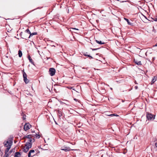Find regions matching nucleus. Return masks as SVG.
I'll list each match as a JSON object with an SVG mask.
<instances>
[{"label": "nucleus", "mask_w": 157, "mask_h": 157, "mask_svg": "<svg viewBox=\"0 0 157 157\" xmlns=\"http://www.w3.org/2000/svg\"><path fill=\"white\" fill-rule=\"evenodd\" d=\"M12 143V141L11 140H9L6 141H5L4 144L5 146L7 147L6 148H7L9 147H10V148Z\"/></svg>", "instance_id": "nucleus-1"}, {"label": "nucleus", "mask_w": 157, "mask_h": 157, "mask_svg": "<svg viewBox=\"0 0 157 157\" xmlns=\"http://www.w3.org/2000/svg\"><path fill=\"white\" fill-rule=\"evenodd\" d=\"M20 35L22 38L23 39H26L27 38H29V35L28 33L25 32H21Z\"/></svg>", "instance_id": "nucleus-2"}, {"label": "nucleus", "mask_w": 157, "mask_h": 157, "mask_svg": "<svg viewBox=\"0 0 157 157\" xmlns=\"http://www.w3.org/2000/svg\"><path fill=\"white\" fill-rule=\"evenodd\" d=\"M147 118L148 120H153L155 119V116L151 114L147 113Z\"/></svg>", "instance_id": "nucleus-3"}, {"label": "nucleus", "mask_w": 157, "mask_h": 157, "mask_svg": "<svg viewBox=\"0 0 157 157\" xmlns=\"http://www.w3.org/2000/svg\"><path fill=\"white\" fill-rule=\"evenodd\" d=\"M31 127V125L29 123H26L24 127V129L25 131L29 129Z\"/></svg>", "instance_id": "nucleus-4"}, {"label": "nucleus", "mask_w": 157, "mask_h": 157, "mask_svg": "<svg viewBox=\"0 0 157 157\" xmlns=\"http://www.w3.org/2000/svg\"><path fill=\"white\" fill-rule=\"evenodd\" d=\"M49 71L50 75L51 76H52L55 74L56 70L54 68H50L49 69Z\"/></svg>", "instance_id": "nucleus-5"}, {"label": "nucleus", "mask_w": 157, "mask_h": 157, "mask_svg": "<svg viewBox=\"0 0 157 157\" xmlns=\"http://www.w3.org/2000/svg\"><path fill=\"white\" fill-rule=\"evenodd\" d=\"M61 150L64 151H67L70 150H73V149H71L70 147L63 146L62 147Z\"/></svg>", "instance_id": "nucleus-6"}, {"label": "nucleus", "mask_w": 157, "mask_h": 157, "mask_svg": "<svg viewBox=\"0 0 157 157\" xmlns=\"http://www.w3.org/2000/svg\"><path fill=\"white\" fill-rule=\"evenodd\" d=\"M35 152V151L34 150H30L29 151V152L28 156V157H31V155H32V157L34 155V153Z\"/></svg>", "instance_id": "nucleus-7"}, {"label": "nucleus", "mask_w": 157, "mask_h": 157, "mask_svg": "<svg viewBox=\"0 0 157 157\" xmlns=\"http://www.w3.org/2000/svg\"><path fill=\"white\" fill-rule=\"evenodd\" d=\"M10 149V147H9L7 148L6 150L5 151V154L3 156V157H8L9 155L7 153L8 152L9 149Z\"/></svg>", "instance_id": "nucleus-8"}, {"label": "nucleus", "mask_w": 157, "mask_h": 157, "mask_svg": "<svg viewBox=\"0 0 157 157\" xmlns=\"http://www.w3.org/2000/svg\"><path fill=\"white\" fill-rule=\"evenodd\" d=\"M31 135H28L25 136V138H26L27 139H28L29 140H28L29 141H30V142H33V140L30 139V138H31Z\"/></svg>", "instance_id": "nucleus-9"}, {"label": "nucleus", "mask_w": 157, "mask_h": 157, "mask_svg": "<svg viewBox=\"0 0 157 157\" xmlns=\"http://www.w3.org/2000/svg\"><path fill=\"white\" fill-rule=\"evenodd\" d=\"M25 146H26L28 148H30L32 147V144L31 142H27L25 145Z\"/></svg>", "instance_id": "nucleus-10"}, {"label": "nucleus", "mask_w": 157, "mask_h": 157, "mask_svg": "<svg viewBox=\"0 0 157 157\" xmlns=\"http://www.w3.org/2000/svg\"><path fill=\"white\" fill-rule=\"evenodd\" d=\"M157 78V77L156 76H155L152 79L151 82V85H152V84H153L154 83V82L156 81V80Z\"/></svg>", "instance_id": "nucleus-11"}, {"label": "nucleus", "mask_w": 157, "mask_h": 157, "mask_svg": "<svg viewBox=\"0 0 157 157\" xmlns=\"http://www.w3.org/2000/svg\"><path fill=\"white\" fill-rule=\"evenodd\" d=\"M71 29L73 30L72 32L76 33H78L79 32V30L78 29L75 28H71Z\"/></svg>", "instance_id": "nucleus-12"}, {"label": "nucleus", "mask_w": 157, "mask_h": 157, "mask_svg": "<svg viewBox=\"0 0 157 157\" xmlns=\"http://www.w3.org/2000/svg\"><path fill=\"white\" fill-rule=\"evenodd\" d=\"M29 148H28V147L25 146L24 147L23 150L24 152H26L29 151Z\"/></svg>", "instance_id": "nucleus-13"}, {"label": "nucleus", "mask_w": 157, "mask_h": 157, "mask_svg": "<svg viewBox=\"0 0 157 157\" xmlns=\"http://www.w3.org/2000/svg\"><path fill=\"white\" fill-rule=\"evenodd\" d=\"M21 156V154L19 152H17L15 153L14 157H20Z\"/></svg>", "instance_id": "nucleus-14"}, {"label": "nucleus", "mask_w": 157, "mask_h": 157, "mask_svg": "<svg viewBox=\"0 0 157 157\" xmlns=\"http://www.w3.org/2000/svg\"><path fill=\"white\" fill-rule=\"evenodd\" d=\"M134 61H135V63L138 65H141V62L140 61H137L136 60H135Z\"/></svg>", "instance_id": "nucleus-15"}, {"label": "nucleus", "mask_w": 157, "mask_h": 157, "mask_svg": "<svg viewBox=\"0 0 157 157\" xmlns=\"http://www.w3.org/2000/svg\"><path fill=\"white\" fill-rule=\"evenodd\" d=\"M28 58L29 59V60L30 61V62L33 64L34 65V62H33V60L31 58V57H30V56H28Z\"/></svg>", "instance_id": "nucleus-16"}, {"label": "nucleus", "mask_w": 157, "mask_h": 157, "mask_svg": "<svg viewBox=\"0 0 157 157\" xmlns=\"http://www.w3.org/2000/svg\"><path fill=\"white\" fill-rule=\"evenodd\" d=\"M118 116V115H117V114H111L109 113V116H110L111 117H113V116Z\"/></svg>", "instance_id": "nucleus-17"}, {"label": "nucleus", "mask_w": 157, "mask_h": 157, "mask_svg": "<svg viewBox=\"0 0 157 157\" xmlns=\"http://www.w3.org/2000/svg\"><path fill=\"white\" fill-rule=\"evenodd\" d=\"M124 19L125 21H127L128 25H132V23L130 22V21H129V20L128 19L126 18H124Z\"/></svg>", "instance_id": "nucleus-18"}, {"label": "nucleus", "mask_w": 157, "mask_h": 157, "mask_svg": "<svg viewBox=\"0 0 157 157\" xmlns=\"http://www.w3.org/2000/svg\"><path fill=\"white\" fill-rule=\"evenodd\" d=\"M24 80L26 84L29 82V80L27 78V77H25V78H24Z\"/></svg>", "instance_id": "nucleus-19"}, {"label": "nucleus", "mask_w": 157, "mask_h": 157, "mask_svg": "<svg viewBox=\"0 0 157 157\" xmlns=\"http://www.w3.org/2000/svg\"><path fill=\"white\" fill-rule=\"evenodd\" d=\"M22 53L21 51V50H19L18 51V55L19 57H21L22 56Z\"/></svg>", "instance_id": "nucleus-20"}, {"label": "nucleus", "mask_w": 157, "mask_h": 157, "mask_svg": "<svg viewBox=\"0 0 157 157\" xmlns=\"http://www.w3.org/2000/svg\"><path fill=\"white\" fill-rule=\"evenodd\" d=\"M96 41L98 43L100 44H104V43L102 42L101 41H99L98 40H96Z\"/></svg>", "instance_id": "nucleus-21"}, {"label": "nucleus", "mask_w": 157, "mask_h": 157, "mask_svg": "<svg viewBox=\"0 0 157 157\" xmlns=\"http://www.w3.org/2000/svg\"><path fill=\"white\" fill-rule=\"evenodd\" d=\"M25 33H28L29 35L31 33L29 29H27V30H26L25 31Z\"/></svg>", "instance_id": "nucleus-22"}, {"label": "nucleus", "mask_w": 157, "mask_h": 157, "mask_svg": "<svg viewBox=\"0 0 157 157\" xmlns=\"http://www.w3.org/2000/svg\"><path fill=\"white\" fill-rule=\"evenodd\" d=\"M23 77L24 78L25 77H27V75L25 72H24L23 73Z\"/></svg>", "instance_id": "nucleus-23"}, {"label": "nucleus", "mask_w": 157, "mask_h": 157, "mask_svg": "<svg viewBox=\"0 0 157 157\" xmlns=\"http://www.w3.org/2000/svg\"><path fill=\"white\" fill-rule=\"evenodd\" d=\"M36 34L37 33H30V35L29 36V37H30L31 36H33L34 35H36Z\"/></svg>", "instance_id": "nucleus-24"}, {"label": "nucleus", "mask_w": 157, "mask_h": 157, "mask_svg": "<svg viewBox=\"0 0 157 157\" xmlns=\"http://www.w3.org/2000/svg\"><path fill=\"white\" fill-rule=\"evenodd\" d=\"M36 137L37 138H39L40 137V136L39 135L36 134Z\"/></svg>", "instance_id": "nucleus-25"}, {"label": "nucleus", "mask_w": 157, "mask_h": 157, "mask_svg": "<svg viewBox=\"0 0 157 157\" xmlns=\"http://www.w3.org/2000/svg\"><path fill=\"white\" fill-rule=\"evenodd\" d=\"M2 152L1 151H0V155H2Z\"/></svg>", "instance_id": "nucleus-26"}, {"label": "nucleus", "mask_w": 157, "mask_h": 157, "mask_svg": "<svg viewBox=\"0 0 157 157\" xmlns=\"http://www.w3.org/2000/svg\"><path fill=\"white\" fill-rule=\"evenodd\" d=\"M155 145L156 147H157V142L155 143Z\"/></svg>", "instance_id": "nucleus-27"}, {"label": "nucleus", "mask_w": 157, "mask_h": 157, "mask_svg": "<svg viewBox=\"0 0 157 157\" xmlns=\"http://www.w3.org/2000/svg\"><path fill=\"white\" fill-rule=\"evenodd\" d=\"M74 100L76 101H78V100L76 98H74Z\"/></svg>", "instance_id": "nucleus-28"}, {"label": "nucleus", "mask_w": 157, "mask_h": 157, "mask_svg": "<svg viewBox=\"0 0 157 157\" xmlns=\"http://www.w3.org/2000/svg\"><path fill=\"white\" fill-rule=\"evenodd\" d=\"M13 152V150H11L10 151V152H9V153H11V152Z\"/></svg>", "instance_id": "nucleus-29"}, {"label": "nucleus", "mask_w": 157, "mask_h": 157, "mask_svg": "<svg viewBox=\"0 0 157 157\" xmlns=\"http://www.w3.org/2000/svg\"><path fill=\"white\" fill-rule=\"evenodd\" d=\"M68 88H69V89H72V87H68Z\"/></svg>", "instance_id": "nucleus-30"}, {"label": "nucleus", "mask_w": 157, "mask_h": 157, "mask_svg": "<svg viewBox=\"0 0 157 157\" xmlns=\"http://www.w3.org/2000/svg\"><path fill=\"white\" fill-rule=\"evenodd\" d=\"M23 120H25V117H23Z\"/></svg>", "instance_id": "nucleus-31"}, {"label": "nucleus", "mask_w": 157, "mask_h": 157, "mask_svg": "<svg viewBox=\"0 0 157 157\" xmlns=\"http://www.w3.org/2000/svg\"><path fill=\"white\" fill-rule=\"evenodd\" d=\"M138 87L136 86H135V88L136 89H137Z\"/></svg>", "instance_id": "nucleus-32"}, {"label": "nucleus", "mask_w": 157, "mask_h": 157, "mask_svg": "<svg viewBox=\"0 0 157 157\" xmlns=\"http://www.w3.org/2000/svg\"><path fill=\"white\" fill-rule=\"evenodd\" d=\"M97 49H92V50H97Z\"/></svg>", "instance_id": "nucleus-33"}, {"label": "nucleus", "mask_w": 157, "mask_h": 157, "mask_svg": "<svg viewBox=\"0 0 157 157\" xmlns=\"http://www.w3.org/2000/svg\"><path fill=\"white\" fill-rule=\"evenodd\" d=\"M155 46H157V43L155 45Z\"/></svg>", "instance_id": "nucleus-34"}, {"label": "nucleus", "mask_w": 157, "mask_h": 157, "mask_svg": "<svg viewBox=\"0 0 157 157\" xmlns=\"http://www.w3.org/2000/svg\"><path fill=\"white\" fill-rule=\"evenodd\" d=\"M88 57H90V55H88Z\"/></svg>", "instance_id": "nucleus-35"}, {"label": "nucleus", "mask_w": 157, "mask_h": 157, "mask_svg": "<svg viewBox=\"0 0 157 157\" xmlns=\"http://www.w3.org/2000/svg\"><path fill=\"white\" fill-rule=\"evenodd\" d=\"M122 101L123 102L124 101L123 100H122Z\"/></svg>", "instance_id": "nucleus-36"}, {"label": "nucleus", "mask_w": 157, "mask_h": 157, "mask_svg": "<svg viewBox=\"0 0 157 157\" xmlns=\"http://www.w3.org/2000/svg\"><path fill=\"white\" fill-rule=\"evenodd\" d=\"M155 21H157V19Z\"/></svg>", "instance_id": "nucleus-37"}, {"label": "nucleus", "mask_w": 157, "mask_h": 157, "mask_svg": "<svg viewBox=\"0 0 157 157\" xmlns=\"http://www.w3.org/2000/svg\"><path fill=\"white\" fill-rule=\"evenodd\" d=\"M141 52V51H140V53Z\"/></svg>", "instance_id": "nucleus-38"}]
</instances>
